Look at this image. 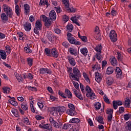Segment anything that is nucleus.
<instances>
[{
  "mask_svg": "<svg viewBox=\"0 0 131 131\" xmlns=\"http://www.w3.org/2000/svg\"><path fill=\"white\" fill-rule=\"evenodd\" d=\"M71 75L70 79H73L75 81H79L80 77H81V74L80 71L76 67H74L73 69V73H71Z\"/></svg>",
  "mask_w": 131,
  "mask_h": 131,
  "instance_id": "nucleus-1",
  "label": "nucleus"
},
{
  "mask_svg": "<svg viewBox=\"0 0 131 131\" xmlns=\"http://www.w3.org/2000/svg\"><path fill=\"white\" fill-rule=\"evenodd\" d=\"M68 40L69 41L71 45H76V46H80L81 43L80 41H78L72 37L73 35L71 33H67Z\"/></svg>",
  "mask_w": 131,
  "mask_h": 131,
  "instance_id": "nucleus-2",
  "label": "nucleus"
},
{
  "mask_svg": "<svg viewBox=\"0 0 131 131\" xmlns=\"http://www.w3.org/2000/svg\"><path fill=\"white\" fill-rule=\"evenodd\" d=\"M42 28V24H41V21L37 20L35 23V27L34 28V33L38 35V34H39V31L41 30Z\"/></svg>",
  "mask_w": 131,
  "mask_h": 131,
  "instance_id": "nucleus-3",
  "label": "nucleus"
},
{
  "mask_svg": "<svg viewBox=\"0 0 131 131\" xmlns=\"http://www.w3.org/2000/svg\"><path fill=\"white\" fill-rule=\"evenodd\" d=\"M42 21L44 22V25L47 27V28H49L50 26L52 25V21H51V18L47 17L45 15H42Z\"/></svg>",
  "mask_w": 131,
  "mask_h": 131,
  "instance_id": "nucleus-4",
  "label": "nucleus"
},
{
  "mask_svg": "<svg viewBox=\"0 0 131 131\" xmlns=\"http://www.w3.org/2000/svg\"><path fill=\"white\" fill-rule=\"evenodd\" d=\"M110 38L112 42L117 41V33L114 30H112L109 34Z\"/></svg>",
  "mask_w": 131,
  "mask_h": 131,
  "instance_id": "nucleus-5",
  "label": "nucleus"
},
{
  "mask_svg": "<svg viewBox=\"0 0 131 131\" xmlns=\"http://www.w3.org/2000/svg\"><path fill=\"white\" fill-rule=\"evenodd\" d=\"M39 74H52L53 72L51 69H48L47 68H40L39 70Z\"/></svg>",
  "mask_w": 131,
  "mask_h": 131,
  "instance_id": "nucleus-6",
  "label": "nucleus"
},
{
  "mask_svg": "<svg viewBox=\"0 0 131 131\" xmlns=\"http://www.w3.org/2000/svg\"><path fill=\"white\" fill-rule=\"evenodd\" d=\"M49 121L51 125L55 127V128H59V127H60V125L62 124V123L60 122H59V123H58V122H56V121L54 120V118L52 117L50 118Z\"/></svg>",
  "mask_w": 131,
  "mask_h": 131,
  "instance_id": "nucleus-7",
  "label": "nucleus"
},
{
  "mask_svg": "<svg viewBox=\"0 0 131 131\" xmlns=\"http://www.w3.org/2000/svg\"><path fill=\"white\" fill-rule=\"evenodd\" d=\"M62 2L63 3V5H64V6L66 7V10H67V11H68V12H71V13H73V12L75 11V9L70 8L69 1L68 0H62Z\"/></svg>",
  "mask_w": 131,
  "mask_h": 131,
  "instance_id": "nucleus-8",
  "label": "nucleus"
},
{
  "mask_svg": "<svg viewBox=\"0 0 131 131\" xmlns=\"http://www.w3.org/2000/svg\"><path fill=\"white\" fill-rule=\"evenodd\" d=\"M123 103L120 100H114L113 101V107L115 110H116L118 108V106H122Z\"/></svg>",
  "mask_w": 131,
  "mask_h": 131,
  "instance_id": "nucleus-9",
  "label": "nucleus"
},
{
  "mask_svg": "<svg viewBox=\"0 0 131 131\" xmlns=\"http://www.w3.org/2000/svg\"><path fill=\"white\" fill-rule=\"evenodd\" d=\"M50 57L58 58L59 57V52L56 48H53L51 50V55Z\"/></svg>",
  "mask_w": 131,
  "mask_h": 131,
  "instance_id": "nucleus-10",
  "label": "nucleus"
},
{
  "mask_svg": "<svg viewBox=\"0 0 131 131\" xmlns=\"http://www.w3.org/2000/svg\"><path fill=\"white\" fill-rule=\"evenodd\" d=\"M95 76L96 81H97L98 83H100V82H101V80L103 79V76H102V74H100L98 72H95Z\"/></svg>",
  "mask_w": 131,
  "mask_h": 131,
  "instance_id": "nucleus-11",
  "label": "nucleus"
},
{
  "mask_svg": "<svg viewBox=\"0 0 131 131\" xmlns=\"http://www.w3.org/2000/svg\"><path fill=\"white\" fill-rule=\"evenodd\" d=\"M115 72L117 78H121L122 77V71L120 68L117 67L115 69Z\"/></svg>",
  "mask_w": 131,
  "mask_h": 131,
  "instance_id": "nucleus-12",
  "label": "nucleus"
},
{
  "mask_svg": "<svg viewBox=\"0 0 131 131\" xmlns=\"http://www.w3.org/2000/svg\"><path fill=\"white\" fill-rule=\"evenodd\" d=\"M49 19L52 20V21H55L57 19V14L54 10H52L49 13Z\"/></svg>",
  "mask_w": 131,
  "mask_h": 131,
  "instance_id": "nucleus-13",
  "label": "nucleus"
},
{
  "mask_svg": "<svg viewBox=\"0 0 131 131\" xmlns=\"http://www.w3.org/2000/svg\"><path fill=\"white\" fill-rule=\"evenodd\" d=\"M67 59L71 66H75V65H76V62L75 61V59L72 56H71V55L68 56L67 57Z\"/></svg>",
  "mask_w": 131,
  "mask_h": 131,
  "instance_id": "nucleus-14",
  "label": "nucleus"
},
{
  "mask_svg": "<svg viewBox=\"0 0 131 131\" xmlns=\"http://www.w3.org/2000/svg\"><path fill=\"white\" fill-rule=\"evenodd\" d=\"M73 92L74 93V95L76 96L78 99H79V100H81V101H82L83 100V98L82 97V95H81V93L80 92L77 91L76 89H73Z\"/></svg>",
  "mask_w": 131,
  "mask_h": 131,
  "instance_id": "nucleus-15",
  "label": "nucleus"
},
{
  "mask_svg": "<svg viewBox=\"0 0 131 131\" xmlns=\"http://www.w3.org/2000/svg\"><path fill=\"white\" fill-rule=\"evenodd\" d=\"M68 51L71 55H73L75 56H77L78 54V50L76 48H70Z\"/></svg>",
  "mask_w": 131,
  "mask_h": 131,
  "instance_id": "nucleus-16",
  "label": "nucleus"
},
{
  "mask_svg": "<svg viewBox=\"0 0 131 131\" xmlns=\"http://www.w3.org/2000/svg\"><path fill=\"white\" fill-rule=\"evenodd\" d=\"M24 14L25 15H28L30 13V6L28 4L24 5Z\"/></svg>",
  "mask_w": 131,
  "mask_h": 131,
  "instance_id": "nucleus-17",
  "label": "nucleus"
},
{
  "mask_svg": "<svg viewBox=\"0 0 131 131\" xmlns=\"http://www.w3.org/2000/svg\"><path fill=\"white\" fill-rule=\"evenodd\" d=\"M86 97L90 98L91 100H96L97 96L93 91L89 92V93H86Z\"/></svg>",
  "mask_w": 131,
  "mask_h": 131,
  "instance_id": "nucleus-18",
  "label": "nucleus"
},
{
  "mask_svg": "<svg viewBox=\"0 0 131 131\" xmlns=\"http://www.w3.org/2000/svg\"><path fill=\"white\" fill-rule=\"evenodd\" d=\"M64 95L66 96V98H68V99H72V93H71V91H70L68 89H66Z\"/></svg>",
  "mask_w": 131,
  "mask_h": 131,
  "instance_id": "nucleus-19",
  "label": "nucleus"
},
{
  "mask_svg": "<svg viewBox=\"0 0 131 131\" xmlns=\"http://www.w3.org/2000/svg\"><path fill=\"white\" fill-rule=\"evenodd\" d=\"M24 27L26 31L29 32L31 30V24L29 22H26L24 25Z\"/></svg>",
  "mask_w": 131,
  "mask_h": 131,
  "instance_id": "nucleus-20",
  "label": "nucleus"
},
{
  "mask_svg": "<svg viewBox=\"0 0 131 131\" xmlns=\"http://www.w3.org/2000/svg\"><path fill=\"white\" fill-rule=\"evenodd\" d=\"M0 57L3 60H6L7 59V53L4 50H0Z\"/></svg>",
  "mask_w": 131,
  "mask_h": 131,
  "instance_id": "nucleus-21",
  "label": "nucleus"
},
{
  "mask_svg": "<svg viewBox=\"0 0 131 131\" xmlns=\"http://www.w3.org/2000/svg\"><path fill=\"white\" fill-rule=\"evenodd\" d=\"M106 84L108 85H112L113 82H114V80L112 77H108L106 79Z\"/></svg>",
  "mask_w": 131,
  "mask_h": 131,
  "instance_id": "nucleus-22",
  "label": "nucleus"
},
{
  "mask_svg": "<svg viewBox=\"0 0 131 131\" xmlns=\"http://www.w3.org/2000/svg\"><path fill=\"white\" fill-rule=\"evenodd\" d=\"M47 37L51 42L54 41V37L53 36V34H52L51 32H48L47 33Z\"/></svg>",
  "mask_w": 131,
  "mask_h": 131,
  "instance_id": "nucleus-23",
  "label": "nucleus"
},
{
  "mask_svg": "<svg viewBox=\"0 0 131 131\" xmlns=\"http://www.w3.org/2000/svg\"><path fill=\"white\" fill-rule=\"evenodd\" d=\"M40 127L41 128H44L46 129H47V131H52L53 130V128L52 127L50 126L48 124H44V125H40Z\"/></svg>",
  "mask_w": 131,
  "mask_h": 131,
  "instance_id": "nucleus-24",
  "label": "nucleus"
},
{
  "mask_svg": "<svg viewBox=\"0 0 131 131\" xmlns=\"http://www.w3.org/2000/svg\"><path fill=\"white\" fill-rule=\"evenodd\" d=\"M67 114H68V115H70V116H74V115H76V112H75V110H69L68 109L66 111Z\"/></svg>",
  "mask_w": 131,
  "mask_h": 131,
  "instance_id": "nucleus-25",
  "label": "nucleus"
},
{
  "mask_svg": "<svg viewBox=\"0 0 131 131\" xmlns=\"http://www.w3.org/2000/svg\"><path fill=\"white\" fill-rule=\"evenodd\" d=\"M27 62L29 67H32L33 66V58L31 57H28L27 58Z\"/></svg>",
  "mask_w": 131,
  "mask_h": 131,
  "instance_id": "nucleus-26",
  "label": "nucleus"
},
{
  "mask_svg": "<svg viewBox=\"0 0 131 131\" xmlns=\"http://www.w3.org/2000/svg\"><path fill=\"white\" fill-rule=\"evenodd\" d=\"M1 19H2V20L4 22H8L9 20V16L6 15V13H3L1 14Z\"/></svg>",
  "mask_w": 131,
  "mask_h": 131,
  "instance_id": "nucleus-27",
  "label": "nucleus"
},
{
  "mask_svg": "<svg viewBox=\"0 0 131 131\" xmlns=\"http://www.w3.org/2000/svg\"><path fill=\"white\" fill-rule=\"evenodd\" d=\"M15 97H12V99H9V102L12 106H18V102L17 101H15Z\"/></svg>",
  "mask_w": 131,
  "mask_h": 131,
  "instance_id": "nucleus-28",
  "label": "nucleus"
},
{
  "mask_svg": "<svg viewBox=\"0 0 131 131\" xmlns=\"http://www.w3.org/2000/svg\"><path fill=\"white\" fill-rule=\"evenodd\" d=\"M45 54H46V56L48 57H51L52 54V49L50 48H46L44 51Z\"/></svg>",
  "mask_w": 131,
  "mask_h": 131,
  "instance_id": "nucleus-29",
  "label": "nucleus"
},
{
  "mask_svg": "<svg viewBox=\"0 0 131 131\" xmlns=\"http://www.w3.org/2000/svg\"><path fill=\"white\" fill-rule=\"evenodd\" d=\"M57 110L58 111L59 114H61V113H63V112L66 111V107L64 106H57Z\"/></svg>",
  "mask_w": 131,
  "mask_h": 131,
  "instance_id": "nucleus-30",
  "label": "nucleus"
},
{
  "mask_svg": "<svg viewBox=\"0 0 131 131\" xmlns=\"http://www.w3.org/2000/svg\"><path fill=\"white\" fill-rule=\"evenodd\" d=\"M124 106L125 108H130V100L129 98L125 100L124 103Z\"/></svg>",
  "mask_w": 131,
  "mask_h": 131,
  "instance_id": "nucleus-31",
  "label": "nucleus"
},
{
  "mask_svg": "<svg viewBox=\"0 0 131 131\" xmlns=\"http://www.w3.org/2000/svg\"><path fill=\"white\" fill-rule=\"evenodd\" d=\"M80 52L82 55H83L85 57V56L88 55V48H83L80 49Z\"/></svg>",
  "mask_w": 131,
  "mask_h": 131,
  "instance_id": "nucleus-32",
  "label": "nucleus"
},
{
  "mask_svg": "<svg viewBox=\"0 0 131 131\" xmlns=\"http://www.w3.org/2000/svg\"><path fill=\"white\" fill-rule=\"evenodd\" d=\"M15 12L17 16L19 17L20 16V12H21V10H20V7H19V5H15Z\"/></svg>",
  "mask_w": 131,
  "mask_h": 131,
  "instance_id": "nucleus-33",
  "label": "nucleus"
},
{
  "mask_svg": "<svg viewBox=\"0 0 131 131\" xmlns=\"http://www.w3.org/2000/svg\"><path fill=\"white\" fill-rule=\"evenodd\" d=\"M110 61L113 66H117V59L115 57L111 58Z\"/></svg>",
  "mask_w": 131,
  "mask_h": 131,
  "instance_id": "nucleus-34",
  "label": "nucleus"
},
{
  "mask_svg": "<svg viewBox=\"0 0 131 131\" xmlns=\"http://www.w3.org/2000/svg\"><path fill=\"white\" fill-rule=\"evenodd\" d=\"M114 72V69L111 67H108L106 71V74L108 75L112 74V73H113Z\"/></svg>",
  "mask_w": 131,
  "mask_h": 131,
  "instance_id": "nucleus-35",
  "label": "nucleus"
},
{
  "mask_svg": "<svg viewBox=\"0 0 131 131\" xmlns=\"http://www.w3.org/2000/svg\"><path fill=\"white\" fill-rule=\"evenodd\" d=\"M102 45L101 44L98 45L94 49L97 53H102Z\"/></svg>",
  "mask_w": 131,
  "mask_h": 131,
  "instance_id": "nucleus-36",
  "label": "nucleus"
},
{
  "mask_svg": "<svg viewBox=\"0 0 131 131\" xmlns=\"http://www.w3.org/2000/svg\"><path fill=\"white\" fill-rule=\"evenodd\" d=\"M94 106L95 107V110H100L101 109L102 104L101 103L97 102H95Z\"/></svg>",
  "mask_w": 131,
  "mask_h": 131,
  "instance_id": "nucleus-37",
  "label": "nucleus"
},
{
  "mask_svg": "<svg viewBox=\"0 0 131 131\" xmlns=\"http://www.w3.org/2000/svg\"><path fill=\"white\" fill-rule=\"evenodd\" d=\"M20 106H21V108L24 111H27V110H28V105L26 103L23 102L22 103H21Z\"/></svg>",
  "mask_w": 131,
  "mask_h": 131,
  "instance_id": "nucleus-38",
  "label": "nucleus"
},
{
  "mask_svg": "<svg viewBox=\"0 0 131 131\" xmlns=\"http://www.w3.org/2000/svg\"><path fill=\"white\" fill-rule=\"evenodd\" d=\"M80 120L77 118H74L70 120V123H79Z\"/></svg>",
  "mask_w": 131,
  "mask_h": 131,
  "instance_id": "nucleus-39",
  "label": "nucleus"
},
{
  "mask_svg": "<svg viewBox=\"0 0 131 131\" xmlns=\"http://www.w3.org/2000/svg\"><path fill=\"white\" fill-rule=\"evenodd\" d=\"M5 13H6L7 16L9 18H12V17H13V10H12V8L11 9H9V10L6 11Z\"/></svg>",
  "mask_w": 131,
  "mask_h": 131,
  "instance_id": "nucleus-40",
  "label": "nucleus"
},
{
  "mask_svg": "<svg viewBox=\"0 0 131 131\" xmlns=\"http://www.w3.org/2000/svg\"><path fill=\"white\" fill-rule=\"evenodd\" d=\"M17 36H18L19 39L20 40H24L25 39V38L24 37V35L21 32H18L17 33Z\"/></svg>",
  "mask_w": 131,
  "mask_h": 131,
  "instance_id": "nucleus-41",
  "label": "nucleus"
},
{
  "mask_svg": "<svg viewBox=\"0 0 131 131\" xmlns=\"http://www.w3.org/2000/svg\"><path fill=\"white\" fill-rule=\"evenodd\" d=\"M2 9H4V12L6 13V12H8L9 10H11L12 8L8 6L7 4H4L2 6Z\"/></svg>",
  "mask_w": 131,
  "mask_h": 131,
  "instance_id": "nucleus-42",
  "label": "nucleus"
},
{
  "mask_svg": "<svg viewBox=\"0 0 131 131\" xmlns=\"http://www.w3.org/2000/svg\"><path fill=\"white\" fill-rule=\"evenodd\" d=\"M70 127H71V124H70V123H66L63 124L62 129H69V128H70Z\"/></svg>",
  "mask_w": 131,
  "mask_h": 131,
  "instance_id": "nucleus-43",
  "label": "nucleus"
},
{
  "mask_svg": "<svg viewBox=\"0 0 131 131\" xmlns=\"http://www.w3.org/2000/svg\"><path fill=\"white\" fill-rule=\"evenodd\" d=\"M67 29L69 31V32H72L73 30V25L71 24H69L67 26Z\"/></svg>",
  "mask_w": 131,
  "mask_h": 131,
  "instance_id": "nucleus-44",
  "label": "nucleus"
},
{
  "mask_svg": "<svg viewBox=\"0 0 131 131\" xmlns=\"http://www.w3.org/2000/svg\"><path fill=\"white\" fill-rule=\"evenodd\" d=\"M2 90L4 94H9L11 91V89L9 87H3Z\"/></svg>",
  "mask_w": 131,
  "mask_h": 131,
  "instance_id": "nucleus-45",
  "label": "nucleus"
},
{
  "mask_svg": "<svg viewBox=\"0 0 131 131\" xmlns=\"http://www.w3.org/2000/svg\"><path fill=\"white\" fill-rule=\"evenodd\" d=\"M97 120L99 122V123H101V124H104V121H103V117L102 116H98L97 117Z\"/></svg>",
  "mask_w": 131,
  "mask_h": 131,
  "instance_id": "nucleus-46",
  "label": "nucleus"
},
{
  "mask_svg": "<svg viewBox=\"0 0 131 131\" xmlns=\"http://www.w3.org/2000/svg\"><path fill=\"white\" fill-rule=\"evenodd\" d=\"M12 113L15 116V117H19L20 116L19 115V112L17 110H14L11 111Z\"/></svg>",
  "mask_w": 131,
  "mask_h": 131,
  "instance_id": "nucleus-47",
  "label": "nucleus"
},
{
  "mask_svg": "<svg viewBox=\"0 0 131 131\" xmlns=\"http://www.w3.org/2000/svg\"><path fill=\"white\" fill-rule=\"evenodd\" d=\"M95 57L97 59V60H101V59H102V53L97 52L95 55Z\"/></svg>",
  "mask_w": 131,
  "mask_h": 131,
  "instance_id": "nucleus-48",
  "label": "nucleus"
},
{
  "mask_svg": "<svg viewBox=\"0 0 131 131\" xmlns=\"http://www.w3.org/2000/svg\"><path fill=\"white\" fill-rule=\"evenodd\" d=\"M80 18V15L74 16L71 18L72 21H78V19Z\"/></svg>",
  "mask_w": 131,
  "mask_h": 131,
  "instance_id": "nucleus-49",
  "label": "nucleus"
},
{
  "mask_svg": "<svg viewBox=\"0 0 131 131\" xmlns=\"http://www.w3.org/2000/svg\"><path fill=\"white\" fill-rule=\"evenodd\" d=\"M85 90V91L87 92V93H86V94H89V93L93 92V90H92L91 89V87H90V86H89V85H86Z\"/></svg>",
  "mask_w": 131,
  "mask_h": 131,
  "instance_id": "nucleus-50",
  "label": "nucleus"
},
{
  "mask_svg": "<svg viewBox=\"0 0 131 131\" xmlns=\"http://www.w3.org/2000/svg\"><path fill=\"white\" fill-rule=\"evenodd\" d=\"M24 52L26 53V54H31L32 53V50L26 47L24 48Z\"/></svg>",
  "mask_w": 131,
  "mask_h": 131,
  "instance_id": "nucleus-51",
  "label": "nucleus"
},
{
  "mask_svg": "<svg viewBox=\"0 0 131 131\" xmlns=\"http://www.w3.org/2000/svg\"><path fill=\"white\" fill-rule=\"evenodd\" d=\"M28 90H29V91H32V92H37V88L31 86H28Z\"/></svg>",
  "mask_w": 131,
  "mask_h": 131,
  "instance_id": "nucleus-52",
  "label": "nucleus"
},
{
  "mask_svg": "<svg viewBox=\"0 0 131 131\" xmlns=\"http://www.w3.org/2000/svg\"><path fill=\"white\" fill-rule=\"evenodd\" d=\"M123 118L125 121H127L130 118V115L129 114H125L123 115Z\"/></svg>",
  "mask_w": 131,
  "mask_h": 131,
  "instance_id": "nucleus-53",
  "label": "nucleus"
},
{
  "mask_svg": "<svg viewBox=\"0 0 131 131\" xmlns=\"http://www.w3.org/2000/svg\"><path fill=\"white\" fill-rule=\"evenodd\" d=\"M106 113V114H108V115H113V109L107 108Z\"/></svg>",
  "mask_w": 131,
  "mask_h": 131,
  "instance_id": "nucleus-54",
  "label": "nucleus"
},
{
  "mask_svg": "<svg viewBox=\"0 0 131 131\" xmlns=\"http://www.w3.org/2000/svg\"><path fill=\"white\" fill-rule=\"evenodd\" d=\"M58 95L60 96V97H62L63 99H66V96H65V93L64 94V93L60 90L58 91Z\"/></svg>",
  "mask_w": 131,
  "mask_h": 131,
  "instance_id": "nucleus-55",
  "label": "nucleus"
},
{
  "mask_svg": "<svg viewBox=\"0 0 131 131\" xmlns=\"http://www.w3.org/2000/svg\"><path fill=\"white\" fill-rule=\"evenodd\" d=\"M73 84L76 90H79V84L77 82L73 81Z\"/></svg>",
  "mask_w": 131,
  "mask_h": 131,
  "instance_id": "nucleus-56",
  "label": "nucleus"
},
{
  "mask_svg": "<svg viewBox=\"0 0 131 131\" xmlns=\"http://www.w3.org/2000/svg\"><path fill=\"white\" fill-rule=\"evenodd\" d=\"M62 45L63 47H64L66 49H67V48H69L70 44H69V43H68L67 41H64L62 43Z\"/></svg>",
  "mask_w": 131,
  "mask_h": 131,
  "instance_id": "nucleus-57",
  "label": "nucleus"
},
{
  "mask_svg": "<svg viewBox=\"0 0 131 131\" xmlns=\"http://www.w3.org/2000/svg\"><path fill=\"white\" fill-rule=\"evenodd\" d=\"M34 76L30 73H29L27 74V78L28 79H30V80H32V79H33Z\"/></svg>",
  "mask_w": 131,
  "mask_h": 131,
  "instance_id": "nucleus-58",
  "label": "nucleus"
},
{
  "mask_svg": "<svg viewBox=\"0 0 131 131\" xmlns=\"http://www.w3.org/2000/svg\"><path fill=\"white\" fill-rule=\"evenodd\" d=\"M68 106L70 109V110H75V107L74 105L72 103H68Z\"/></svg>",
  "mask_w": 131,
  "mask_h": 131,
  "instance_id": "nucleus-59",
  "label": "nucleus"
},
{
  "mask_svg": "<svg viewBox=\"0 0 131 131\" xmlns=\"http://www.w3.org/2000/svg\"><path fill=\"white\" fill-rule=\"evenodd\" d=\"M80 88L83 94H85V90H84V85H83V84H82V83H80Z\"/></svg>",
  "mask_w": 131,
  "mask_h": 131,
  "instance_id": "nucleus-60",
  "label": "nucleus"
},
{
  "mask_svg": "<svg viewBox=\"0 0 131 131\" xmlns=\"http://www.w3.org/2000/svg\"><path fill=\"white\" fill-rule=\"evenodd\" d=\"M55 9L57 14H60L61 12H62V9H61V7H60V6L55 7Z\"/></svg>",
  "mask_w": 131,
  "mask_h": 131,
  "instance_id": "nucleus-61",
  "label": "nucleus"
},
{
  "mask_svg": "<svg viewBox=\"0 0 131 131\" xmlns=\"http://www.w3.org/2000/svg\"><path fill=\"white\" fill-rule=\"evenodd\" d=\"M17 79L18 82H22V81H24V78H23V76H22V75H19L18 77H17Z\"/></svg>",
  "mask_w": 131,
  "mask_h": 131,
  "instance_id": "nucleus-62",
  "label": "nucleus"
},
{
  "mask_svg": "<svg viewBox=\"0 0 131 131\" xmlns=\"http://www.w3.org/2000/svg\"><path fill=\"white\" fill-rule=\"evenodd\" d=\"M37 105L40 109H42L43 108V103L42 102L40 101L37 102Z\"/></svg>",
  "mask_w": 131,
  "mask_h": 131,
  "instance_id": "nucleus-63",
  "label": "nucleus"
},
{
  "mask_svg": "<svg viewBox=\"0 0 131 131\" xmlns=\"http://www.w3.org/2000/svg\"><path fill=\"white\" fill-rule=\"evenodd\" d=\"M124 112V107L123 106L119 107V113L120 114H122Z\"/></svg>",
  "mask_w": 131,
  "mask_h": 131,
  "instance_id": "nucleus-64",
  "label": "nucleus"
}]
</instances>
